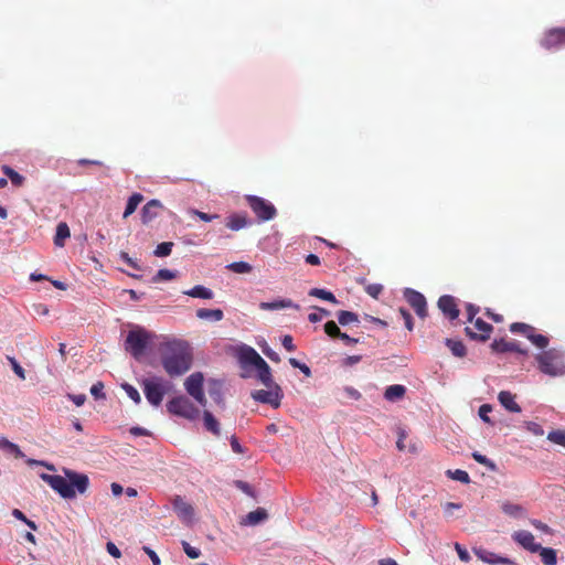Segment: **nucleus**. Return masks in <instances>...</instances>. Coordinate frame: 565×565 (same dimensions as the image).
Segmentation results:
<instances>
[{"label":"nucleus","mask_w":565,"mask_h":565,"mask_svg":"<svg viewBox=\"0 0 565 565\" xmlns=\"http://www.w3.org/2000/svg\"><path fill=\"white\" fill-rule=\"evenodd\" d=\"M161 363L170 376H180L186 373L192 365V352L184 341L173 340L162 344Z\"/></svg>","instance_id":"obj_1"},{"label":"nucleus","mask_w":565,"mask_h":565,"mask_svg":"<svg viewBox=\"0 0 565 565\" xmlns=\"http://www.w3.org/2000/svg\"><path fill=\"white\" fill-rule=\"evenodd\" d=\"M64 476L41 473V479L46 482L63 499L71 500L77 494H84L89 487V478L85 473L64 468Z\"/></svg>","instance_id":"obj_2"},{"label":"nucleus","mask_w":565,"mask_h":565,"mask_svg":"<svg viewBox=\"0 0 565 565\" xmlns=\"http://www.w3.org/2000/svg\"><path fill=\"white\" fill-rule=\"evenodd\" d=\"M539 370L550 376L565 375L564 353L557 349L545 350L535 355Z\"/></svg>","instance_id":"obj_3"},{"label":"nucleus","mask_w":565,"mask_h":565,"mask_svg":"<svg viewBox=\"0 0 565 565\" xmlns=\"http://www.w3.org/2000/svg\"><path fill=\"white\" fill-rule=\"evenodd\" d=\"M152 335L143 328L130 330L125 341V349L135 359L139 360L151 341Z\"/></svg>","instance_id":"obj_4"},{"label":"nucleus","mask_w":565,"mask_h":565,"mask_svg":"<svg viewBox=\"0 0 565 565\" xmlns=\"http://www.w3.org/2000/svg\"><path fill=\"white\" fill-rule=\"evenodd\" d=\"M245 199L259 222L271 221L276 217L277 210L269 201L257 195H246Z\"/></svg>","instance_id":"obj_5"},{"label":"nucleus","mask_w":565,"mask_h":565,"mask_svg":"<svg viewBox=\"0 0 565 565\" xmlns=\"http://www.w3.org/2000/svg\"><path fill=\"white\" fill-rule=\"evenodd\" d=\"M167 409L170 414L194 419L199 416V409L191 403V401L183 396H177L168 402Z\"/></svg>","instance_id":"obj_6"},{"label":"nucleus","mask_w":565,"mask_h":565,"mask_svg":"<svg viewBox=\"0 0 565 565\" xmlns=\"http://www.w3.org/2000/svg\"><path fill=\"white\" fill-rule=\"evenodd\" d=\"M142 388L147 401L153 406H159L167 393V387L159 377L145 379L142 381Z\"/></svg>","instance_id":"obj_7"},{"label":"nucleus","mask_w":565,"mask_h":565,"mask_svg":"<svg viewBox=\"0 0 565 565\" xmlns=\"http://www.w3.org/2000/svg\"><path fill=\"white\" fill-rule=\"evenodd\" d=\"M204 376L201 372L192 373L184 382L185 390L201 406L206 405L203 391Z\"/></svg>","instance_id":"obj_8"},{"label":"nucleus","mask_w":565,"mask_h":565,"mask_svg":"<svg viewBox=\"0 0 565 565\" xmlns=\"http://www.w3.org/2000/svg\"><path fill=\"white\" fill-rule=\"evenodd\" d=\"M267 390H258L252 393V397L264 404H269L274 408H278L280 406V402L282 398V391L278 384H274L273 386H266Z\"/></svg>","instance_id":"obj_9"},{"label":"nucleus","mask_w":565,"mask_h":565,"mask_svg":"<svg viewBox=\"0 0 565 565\" xmlns=\"http://www.w3.org/2000/svg\"><path fill=\"white\" fill-rule=\"evenodd\" d=\"M404 298L419 318L424 319L427 317V301L423 294L417 290L406 288L404 290Z\"/></svg>","instance_id":"obj_10"},{"label":"nucleus","mask_w":565,"mask_h":565,"mask_svg":"<svg viewBox=\"0 0 565 565\" xmlns=\"http://www.w3.org/2000/svg\"><path fill=\"white\" fill-rule=\"evenodd\" d=\"M565 44V28H554L545 32L541 45L546 50H557Z\"/></svg>","instance_id":"obj_11"},{"label":"nucleus","mask_w":565,"mask_h":565,"mask_svg":"<svg viewBox=\"0 0 565 565\" xmlns=\"http://www.w3.org/2000/svg\"><path fill=\"white\" fill-rule=\"evenodd\" d=\"M475 328L478 332H473L471 328L467 327L465 329L466 331V334L470 338V339H473V340H478V341H487L488 339H490V335H491V332L493 330V327L483 321L481 318H477L475 320Z\"/></svg>","instance_id":"obj_12"},{"label":"nucleus","mask_w":565,"mask_h":565,"mask_svg":"<svg viewBox=\"0 0 565 565\" xmlns=\"http://www.w3.org/2000/svg\"><path fill=\"white\" fill-rule=\"evenodd\" d=\"M512 539L515 543L521 545L524 550L531 553H537L541 550V544L535 543L534 535L524 530L515 531L512 534Z\"/></svg>","instance_id":"obj_13"},{"label":"nucleus","mask_w":565,"mask_h":565,"mask_svg":"<svg viewBox=\"0 0 565 565\" xmlns=\"http://www.w3.org/2000/svg\"><path fill=\"white\" fill-rule=\"evenodd\" d=\"M438 308L449 319L455 320L459 317V309L456 298L450 295H444L438 299Z\"/></svg>","instance_id":"obj_14"},{"label":"nucleus","mask_w":565,"mask_h":565,"mask_svg":"<svg viewBox=\"0 0 565 565\" xmlns=\"http://www.w3.org/2000/svg\"><path fill=\"white\" fill-rule=\"evenodd\" d=\"M491 349L495 353L518 352L520 354L527 355V350L521 349L518 341H507L504 339L494 340L491 343Z\"/></svg>","instance_id":"obj_15"},{"label":"nucleus","mask_w":565,"mask_h":565,"mask_svg":"<svg viewBox=\"0 0 565 565\" xmlns=\"http://www.w3.org/2000/svg\"><path fill=\"white\" fill-rule=\"evenodd\" d=\"M163 209V205L159 200H150L143 205L141 211V220L143 224L152 222L159 214V211Z\"/></svg>","instance_id":"obj_16"},{"label":"nucleus","mask_w":565,"mask_h":565,"mask_svg":"<svg viewBox=\"0 0 565 565\" xmlns=\"http://www.w3.org/2000/svg\"><path fill=\"white\" fill-rule=\"evenodd\" d=\"M250 221L245 213H233L226 217L225 225L231 231H239L250 225Z\"/></svg>","instance_id":"obj_17"},{"label":"nucleus","mask_w":565,"mask_h":565,"mask_svg":"<svg viewBox=\"0 0 565 565\" xmlns=\"http://www.w3.org/2000/svg\"><path fill=\"white\" fill-rule=\"evenodd\" d=\"M173 508L178 515L184 520L190 521L194 515V509L191 504L185 502L182 498L177 497L173 501Z\"/></svg>","instance_id":"obj_18"},{"label":"nucleus","mask_w":565,"mask_h":565,"mask_svg":"<svg viewBox=\"0 0 565 565\" xmlns=\"http://www.w3.org/2000/svg\"><path fill=\"white\" fill-rule=\"evenodd\" d=\"M241 362L253 365L257 369L258 366H262L265 360L256 352L255 349L247 347L242 350Z\"/></svg>","instance_id":"obj_19"},{"label":"nucleus","mask_w":565,"mask_h":565,"mask_svg":"<svg viewBox=\"0 0 565 565\" xmlns=\"http://www.w3.org/2000/svg\"><path fill=\"white\" fill-rule=\"evenodd\" d=\"M500 404L511 413H520L521 407L515 402V396L509 391H501L498 395Z\"/></svg>","instance_id":"obj_20"},{"label":"nucleus","mask_w":565,"mask_h":565,"mask_svg":"<svg viewBox=\"0 0 565 565\" xmlns=\"http://www.w3.org/2000/svg\"><path fill=\"white\" fill-rule=\"evenodd\" d=\"M196 317L202 320L221 321L224 312L221 309L201 308L196 310Z\"/></svg>","instance_id":"obj_21"},{"label":"nucleus","mask_w":565,"mask_h":565,"mask_svg":"<svg viewBox=\"0 0 565 565\" xmlns=\"http://www.w3.org/2000/svg\"><path fill=\"white\" fill-rule=\"evenodd\" d=\"M406 387L404 385L394 384L386 387L384 392L385 399L394 402L404 397Z\"/></svg>","instance_id":"obj_22"},{"label":"nucleus","mask_w":565,"mask_h":565,"mask_svg":"<svg viewBox=\"0 0 565 565\" xmlns=\"http://www.w3.org/2000/svg\"><path fill=\"white\" fill-rule=\"evenodd\" d=\"M71 236L70 227L65 222H61L56 226V233L54 236V244L57 247H63L65 245V239Z\"/></svg>","instance_id":"obj_23"},{"label":"nucleus","mask_w":565,"mask_h":565,"mask_svg":"<svg viewBox=\"0 0 565 565\" xmlns=\"http://www.w3.org/2000/svg\"><path fill=\"white\" fill-rule=\"evenodd\" d=\"M257 379L262 384L265 386H273L276 384L273 380L271 371L267 362L265 361L262 366H258L257 369Z\"/></svg>","instance_id":"obj_24"},{"label":"nucleus","mask_w":565,"mask_h":565,"mask_svg":"<svg viewBox=\"0 0 565 565\" xmlns=\"http://www.w3.org/2000/svg\"><path fill=\"white\" fill-rule=\"evenodd\" d=\"M183 294L192 298L201 299H212L214 297L213 291L202 285H196L193 288L183 291Z\"/></svg>","instance_id":"obj_25"},{"label":"nucleus","mask_w":565,"mask_h":565,"mask_svg":"<svg viewBox=\"0 0 565 565\" xmlns=\"http://www.w3.org/2000/svg\"><path fill=\"white\" fill-rule=\"evenodd\" d=\"M268 514L265 509L257 508L246 515L245 523L249 525H256L267 519Z\"/></svg>","instance_id":"obj_26"},{"label":"nucleus","mask_w":565,"mask_h":565,"mask_svg":"<svg viewBox=\"0 0 565 565\" xmlns=\"http://www.w3.org/2000/svg\"><path fill=\"white\" fill-rule=\"evenodd\" d=\"M204 427L215 436L220 435V424L211 412L204 411L203 413Z\"/></svg>","instance_id":"obj_27"},{"label":"nucleus","mask_w":565,"mask_h":565,"mask_svg":"<svg viewBox=\"0 0 565 565\" xmlns=\"http://www.w3.org/2000/svg\"><path fill=\"white\" fill-rule=\"evenodd\" d=\"M143 201V195L140 193H134L127 202L125 212H124V218H127L129 215H131L138 205Z\"/></svg>","instance_id":"obj_28"},{"label":"nucleus","mask_w":565,"mask_h":565,"mask_svg":"<svg viewBox=\"0 0 565 565\" xmlns=\"http://www.w3.org/2000/svg\"><path fill=\"white\" fill-rule=\"evenodd\" d=\"M540 556L542 562L545 565H556L557 564V556L556 551L551 547H542L539 550Z\"/></svg>","instance_id":"obj_29"},{"label":"nucleus","mask_w":565,"mask_h":565,"mask_svg":"<svg viewBox=\"0 0 565 565\" xmlns=\"http://www.w3.org/2000/svg\"><path fill=\"white\" fill-rule=\"evenodd\" d=\"M2 171L6 177H8L11 181V183L15 186L23 185L25 178L21 175L19 172L10 168L9 166H3Z\"/></svg>","instance_id":"obj_30"},{"label":"nucleus","mask_w":565,"mask_h":565,"mask_svg":"<svg viewBox=\"0 0 565 565\" xmlns=\"http://www.w3.org/2000/svg\"><path fill=\"white\" fill-rule=\"evenodd\" d=\"M260 309L263 310H277V309H282V308H290V307H296L291 300L289 299H282V300H277V301H273V302H262L259 305Z\"/></svg>","instance_id":"obj_31"},{"label":"nucleus","mask_w":565,"mask_h":565,"mask_svg":"<svg viewBox=\"0 0 565 565\" xmlns=\"http://www.w3.org/2000/svg\"><path fill=\"white\" fill-rule=\"evenodd\" d=\"M526 338L539 349H545L550 342L547 337L536 333V329L534 327Z\"/></svg>","instance_id":"obj_32"},{"label":"nucleus","mask_w":565,"mask_h":565,"mask_svg":"<svg viewBox=\"0 0 565 565\" xmlns=\"http://www.w3.org/2000/svg\"><path fill=\"white\" fill-rule=\"evenodd\" d=\"M446 345L455 356L463 358L467 353L466 347L461 341L446 339Z\"/></svg>","instance_id":"obj_33"},{"label":"nucleus","mask_w":565,"mask_h":565,"mask_svg":"<svg viewBox=\"0 0 565 565\" xmlns=\"http://www.w3.org/2000/svg\"><path fill=\"white\" fill-rule=\"evenodd\" d=\"M309 296L316 297V298H319V299H322V300H326V301H329L332 303H338V300L334 297V295L331 291L326 290V289L312 288L309 290Z\"/></svg>","instance_id":"obj_34"},{"label":"nucleus","mask_w":565,"mask_h":565,"mask_svg":"<svg viewBox=\"0 0 565 565\" xmlns=\"http://www.w3.org/2000/svg\"><path fill=\"white\" fill-rule=\"evenodd\" d=\"M501 509L505 514L514 518L523 515L524 512V509L520 504H514L508 501L502 503Z\"/></svg>","instance_id":"obj_35"},{"label":"nucleus","mask_w":565,"mask_h":565,"mask_svg":"<svg viewBox=\"0 0 565 565\" xmlns=\"http://www.w3.org/2000/svg\"><path fill=\"white\" fill-rule=\"evenodd\" d=\"M337 317L341 326H347L359 321L358 315L352 311L341 310L337 313Z\"/></svg>","instance_id":"obj_36"},{"label":"nucleus","mask_w":565,"mask_h":565,"mask_svg":"<svg viewBox=\"0 0 565 565\" xmlns=\"http://www.w3.org/2000/svg\"><path fill=\"white\" fill-rule=\"evenodd\" d=\"M227 269L236 274H248L253 267L246 262H234L227 265Z\"/></svg>","instance_id":"obj_37"},{"label":"nucleus","mask_w":565,"mask_h":565,"mask_svg":"<svg viewBox=\"0 0 565 565\" xmlns=\"http://www.w3.org/2000/svg\"><path fill=\"white\" fill-rule=\"evenodd\" d=\"M0 448L12 452L17 458H20L23 456L19 446L9 441L4 437H0Z\"/></svg>","instance_id":"obj_38"},{"label":"nucleus","mask_w":565,"mask_h":565,"mask_svg":"<svg viewBox=\"0 0 565 565\" xmlns=\"http://www.w3.org/2000/svg\"><path fill=\"white\" fill-rule=\"evenodd\" d=\"M209 394L215 403H217L218 405H222V406L224 405L223 396H222V387H221L220 383H217V382L212 383L209 388Z\"/></svg>","instance_id":"obj_39"},{"label":"nucleus","mask_w":565,"mask_h":565,"mask_svg":"<svg viewBox=\"0 0 565 565\" xmlns=\"http://www.w3.org/2000/svg\"><path fill=\"white\" fill-rule=\"evenodd\" d=\"M533 327L523 322H514L510 324V331L512 333H520L524 337H527L530 332H532Z\"/></svg>","instance_id":"obj_40"},{"label":"nucleus","mask_w":565,"mask_h":565,"mask_svg":"<svg viewBox=\"0 0 565 565\" xmlns=\"http://www.w3.org/2000/svg\"><path fill=\"white\" fill-rule=\"evenodd\" d=\"M447 476L450 477L451 479L460 481L462 483H469L470 482V477H469L468 472L465 471V470H461V469H456L454 471L452 470H448L447 471Z\"/></svg>","instance_id":"obj_41"},{"label":"nucleus","mask_w":565,"mask_h":565,"mask_svg":"<svg viewBox=\"0 0 565 565\" xmlns=\"http://www.w3.org/2000/svg\"><path fill=\"white\" fill-rule=\"evenodd\" d=\"M547 439L565 448V430H553L547 435Z\"/></svg>","instance_id":"obj_42"},{"label":"nucleus","mask_w":565,"mask_h":565,"mask_svg":"<svg viewBox=\"0 0 565 565\" xmlns=\"http://www.w3.org/2000/svg\"><path fill=\"white\" fill-rule=\"evenodd\" d=\"M173 247L172 242H163L160 243L157 248L154 249V255L157 257H167L171 254Z\"/></svg>","instance_id":"obj_43"},{"label":"nucleus","mask_w":565,"mask_h":565,"mask_svg":"<svg viewBox=\"0 0 565 565\" xmlns=\"http://www.w3.org/2000/svg\"><path fill=\"white\" fill-rule=\"evenodd\" d=\"M472 458L480 465L487 467L488 469L490 470H495V463L488 459L484 455L478 452V451H475L472 452Z\"/></svg>","instance_id":"obj_44"},{"label":"nucleus","mask_w":565,"mask_h":565,"mask_svg":"<svg viewBox=\"0 0 565 565\" xmlns=\"http://www.w3.org/2000/svg\"><path fill=\"white\" fill-rule=\"evenodd\" d=\"M121 387L136 404H139L141 402V396L136 387L128 383H124Z\"/></svg>","instance_id":"obj_45"},{"label":"nucleus","mask_w":565,"mask_h":565,"mask_svg":"<svg viewBox=\"0 0 565 565\" xmlns=\"http://www.w3.org/2000/svg\"><path fill=\"white\" fill-rule=\"evenodd\" d=\"M175 273L170 269H159L156 274V276L152 278L154 282L163 281V280H171L175 278Z\"/></svg>","instance_id":"obj_46"},{"label":"nucleus","mask_w":565,"mask_h":565,"mask_svg":"<svg viewBox=\"0 0 565 565\" xmlns=\"http://www.w3.org/2000/svg\"><path fill=\"white\" fill-rule=\"evenodd\" d=\"M324 332L330 338H340V334H341L340 328L338 327V324L333 320H330V321L326 322V324H324Z\"/></svg>","instance_id":"obj_47"},{"label":"nucleus","mask_w":565,"mask_h":565,"mask_svg":"<svg viewBox=\"0 0 565 565\" xmlns=\"http://www.w3.org/2000/svg\"><path fill=\"white\" fill-rule=\"evenodd\" d=\"M182 547L184 553L188 555V557L195 559L199 558L201 555V551L196 547L191 546L188 542H182Z\"/></svg>","instance_id":"obj_48"},{"label":"nucleus","mask_w":565,"mask_h":565,"mask_svg":"<svg viewBox=\"0 0 565 565\" xmlns=\"http://www.w3.org/2000/svg\"><path fill=\"white\" fill-rule=\"evenodd\" d=\"M365 291L372 298L377 299L383 291V286L380 284H370L365 287Z\"/></svg>","instance_id":"obj_49"},{"label":"nucleus","mask_w":565,"mask_h":565,"mask_svg":"<svg viewBox=\"0 0 565 565\" xmlns=\"http://www.w3.org/2000/svg\"><path fill=\"white\" fill-rule=\"evenodd\" d=\"M190 213L192 215H195L196 217H199L203 222H212V221H214V220L220 217V215H217V214H209V213H205V212H202V211H199V210H191Z\"/></svg>","instance_id":"obj_50"},{"label":"nucleus","mask_w":565,"mask_h":565,"mask_svg":"<svg viewBox=\"0 0 565 565\" xmlns=\"http://www.w3.org/2000/svg\"><path fill=\"white\" fill-rule=\"evenodd\" d=\"M8 361L10 362L13 372L21 379H25L24 369L18 363V361L13 356H8Z\"/></svg>","instance_id":"obj_51"},{"label":"nucleus","mask_w":565,"mask_h":565,"mask_svg":"<svg viewBox=\"0 0 565 565\" xmlns=\"http://www.w3.org/2000/svg\"><path fill=\"white\" fill-rule=\"evenodd\" d=\"M263 353L273 362H280V356L277 352H275L269 345L265 344L262 347Z\"/></svg>","instance_id":"obj_52"},{"label":"nucleus","mask_w":565,"mask_h":565,"mask_svg":"<svg viewBox=\"0 0 565 565\" xmlns=\"http://www.w3.org/2000/svg\"><path fill=\"white\" fill-rule=\"evenodd\" d=\"M289 363L291 364L292 367L299 369L306 376H310L311 371L309 366L306 365L305 363L299 362L295 358H290Z\"/></svg>","instance_id":"obj_53"},{"label":"nucleus","mask_w":565,"mask_h":565,"mask_svg":"<svg viewBox=\"0 0 565 565\" xmlns=\"http://www.w3.org/2000/svg\"><path fill=\"white\" fill-rule=\"evenodd\" d=\"M103 390H104V384L102 382H97V383L93 384V386L90 387V394L96 399L105 398V394H104Z\"/></svg>","instance_id":"obj_54"},{"label":"nucleus","mask_w":565,"mask_h":565,"mask_svg":"<svg viewBox=\"0 0 565 565\" xmlns=\"http://www.w3.org/2000/svg\"><path fill=\"white\" fill-rule=\"evenodd\" d=\"M398 312L402 316V318L404 319L405 327L409 331H412L414 328V324H413V318H412L411 313L404 308H399Z\"/></svg>","instance_id":"obj_55"},{"label":"nucleus","mask_w":565,"mask_h":565,"mask_svg":"<svg viewBox=\"0 0 565 565\" xmlns=\"http://www.w3.org/2000/svg\"><path fill=\"white\" fill-rule=\"evenodd\" d=\"M530 523H531V524H532L536 530H540V531H542V532H544V533H546V534H552V532H553V531H552V529H551L547 524L543 523V522H542V521H540V520L532 519V520H530Z\"/></svg>","instance_id":"obj_56"},{"label":"nucleus","mask_w":565,"mask_h":565,"mask_svg":"<svg viewBox=\"0 0 565 565\" xmlns=\"http://www.w3.org/2000/svg\"><path fill=\"white\" fill-rule=\"evenodd\" d=\"M491 411H492L491 405H489V404H483V405H481V406H480V408H479V416H480V418H481L483 422H486V423H489V424H490V423H491V420H490V418H489L488 414H489Z\"/></svg>","instance_id":"obj_57"},{"label":"nucleus","mask_w":565,"mask_h":565,"mask_svg":"<svg viewBox=\"0 0 565 565\" xmlns=\"http://www.w3.org/2000/svg\"><path fill=\"white\" fill-rule=\"evenodd\" d=\"M397 435H398V438H397V441H396V447H397V449L399 451H404L406 449L404 440L407 437V433L405 431V429L399 428Z\"/></svg>","instance_id":"obj_58"},{"label":"nucleus","mask_w":565,"mask_h":565,"mask_svg":"<svg viewBox=\"0 0 565 565\" xmlns=\"http://www.w3.org/2000/svg\"><path fill=\"white\" fill-rule=\"evenodd\" d=\"M526 428L529 431H531L535 436H542L544 434L542 426L534 422H529L526 424Z\"/></svg>","instance_id":"obj_59"},{"label":"nucleus","mask_w":565,"mask_h":565,"mask_svg":"<svg viewBox=\"0 0 565 565\" xmlns=\"http://www.w3.org/2000/svg\"><path fill=\"white\" fill-rule=\"evenodd\" d=\"M343 393L345 394L347 397L354 399V401H358L361 398V393L352 386H345L343 388Z\"/></svg>","instance_id":"obj_60"},{"label":"nucleus","mask_w":565,"mask_h":565,"mask_svg":"<svg viewBox=\"0 0 565 565\" xmlns=\"http://www.w3.org/2000/svg\"><path fill=\"white\" fill-rule=\"evenodd\" d=\"M281 344H282V347H284L287 351H289V352H292V351H295V350H296V347H295V344H294L292 337H291V335H289V334H286V335H284V337H282V339H281Z\"/></svg>","instance_id":"obj_61"},{"label":"nucleus","mask_w":565,"mask_h":565,"mask_svg":"<svg viewBox=\"0 0 565 565\" xmlns=\"http://www.w3.org/2000/svg\"><path fill=\"white\" fill-rule=\"evenodd\" d=\"M106 550L115 558H119L121 556V552L113 542H108L106 544Z\"/></svg>","instance_id":"obj_62"},{"label":"nucleus","mask_w":565,"mask_h":565,"mask_svg":"<svg viewBox=\"0 0 565 565\" xmlns=\"http://www.w3.org/2000/svg\"><path fill=\"white\" fill-rule=\"evenodd\" d=\"M456 551L458 553L459 558L462 562H468L470 559V555L466 548H463L460 544L456 543Z\"/></svg>","instance_id":"obj_63"},{"label":"nucleus","mask_w":565,"mask_h":565,"mask_svg":"<svg viewBox=\"0 0 565 565\" xmlns=\"http://www.w3.org/2000/svg\"><path fill=\"white\" fill-rule=\"evenodd\" d=\"M68 398L76 405L82 406L86 401V395L84 394H68Z\"/></svg>","instance_id":"obj_64"}]
</instances>
